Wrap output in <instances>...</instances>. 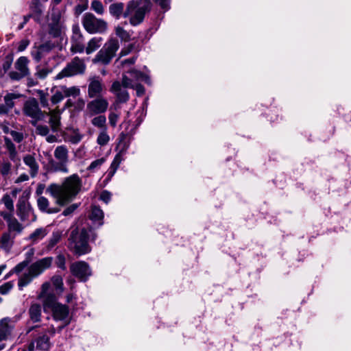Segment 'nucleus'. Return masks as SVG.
<instances>
[{"mask_svg": "<svg viewBox=\"0 0 351 351\" xmlns=\"http://www.w3.org/2000/svg\"><path fill=\"white\" fill-rule=\"evenodd\" d=\"M18 318L16 317H5L0 319V343L4 341L12 339ZM5 343H0V350L5 348Z\"/></svg>", "mask_w": 351, "mask_h": 351, "instance_id": "nucleus-10", "label": "nucleus"}, {"mask_svg": "<svg viewBox=\"0 0 351 351\" xmlns=\"http://www.w3.org/2000/svg\"><path fill=\"white\" fill-rule=\"evenodd\" d=\"M0 215L6 221L7 223L14 217L12 215V212L10 211H1Z\"/></svg>", "mask_w": 351, "mask_h": 351, "instance_id": "nucleus-60", "label": "nucleus"}, {"mask_svg": "<svg viewBox=\"0 0 351 351\" xmlns=\"http://www.w3.org/2000/svg\"><path fill=\"white\" fill-rule=\"evenodd\" d=\"M49 201L48 199L44 196H40L37 199V206L38 209L43 212L47 214H55L60 212V208L58 207H50L49 206Z\"/></svg>", "mask_w": 351, "mask_h": 351, "instance_id": "nucleus-22", "label": "nucleus"}, {"mask_svg": "<svg viewBox=\"0 0 351 351\" xmlns=\"http://www.w3.org/2000/svg\"><path fill=\"white\" fill-rule=\"evenodd\" d=\"M134 44H130L127 47L123 48L119 53L120 57L129 54L134 49Z\"/></svg>", "mask_w": 351, "mask_h": 351, "instance_id": "nucleus-59", "label": "nucleus"}, {"mask_svg": "<svg viewBox=\"0 0 351 351\" xmlns=\"http://www.w3.org/2000/svg\"><path fill=\"white\" fill-rule=\"evenodd\" d=\"M51 287V284L49 282H46L42 285L41 291L38 294V297H43L45 294L50 293L49 290Z\"/></svg>", "mask_w": 351, "mask_h": 351, "instance_id": "nucleus-56", "label": "nucleus"}, {"mask_svg": "<svg viewBox=\"0 0 351 351\" xmlns=\"http://www.w3.org/2000/svg\"><path fill=\"white\" fill-rule=\"evenodd\" d=\"M79 207L78 204H73L66 207L62 212V215L64 216H69L72 215L74 211Z\"/></svg>", "mask_w": 351, "mask_h": 351, "instance_id": "nucleus-52", "label": "nucleus"}, {"mask_svg": "<svg viewBox=\"0 0 351 351\" xmlns=\"http://www.w3.org/2000/svg\"><path fill=\"white\" fill-rule=\"evenodd\" d=\"M106 162V157H101L96 159L90 162L89 166L86 168V170L90 173H96L98 171L101 166Z\"/></svg>", "mask_w": 351, "mask_h": 351, "instance_id": "nucleus-38", "label": "nucleus"}, {"mask_svg": "<svg viewBox=\"0 0 351 351\" xmlns=\"http://www.w3.org/2000/svg\"><path fill=\"white\" fill-rule=\"evenodd\" d=\"M10 134L14 141L17 143H21L23 139V135L21 132L12 130L11 131Z\"/></svg>", "mask_w": 351, "mask_h": 351, "instance_id": "nucleus-58", "label": "nucleus"}, {"mask_svg": "<svg viewBox=\"0 0 351 351\" xmlns=\"http://www.w3.org/2000/svg\"><path fill=\"white\" fill-rule=\"evenodd\" d=\"M128 134L124 133L123 132L121 133L119 138L120 141L118 145L119 148L120 149L119 153L115 155L110 168L114 169V170H117L121 162L123 160V156L125 154L128 147L129 143L124 141L125 138Z\"/></svg>", "mask_w": 351, "mask_h": 351, "instance_id": "nucleus-18", "label": "nucleus"}, {"mask_svg": "<svg viewBox=\"0 0 351 351\" xmlns=\"http://www.w3.org/2000/svg\"><path fill=\"white\" fill-rule=\"evenodd\" d=\"M86 70L84 60L79 57H75L66 66L56 75V79L71 77L83 74Z\"/></svg>", "mask_w": 351, "mask_h": 351, "instance_id": "nucleus-11", "label": "nucleus"}, {"mask_svg": "<svg viewBox=\"0 0 351 351\" xmlns=\"http://www.w3.org/2000/svg\"><path fill=\"white\" fill-rule=\"evenodd\" d=\"M106 93L105 84L98 75L90 77L88 80V97L93 99L97 97H103Z\"/></svg>", "mask_w": 351, "mask_h": 351, "instance_id": "nucleus-15", "label": "nucleus"}, {"mask_svg": "<svg viewBox=\"0 0 351 351\" xmlns=\"http://www.w3.org/2000/svg\"><path fill=\"white\" fill-rule=\"evenodd\" d=\"M111 199V193L107 191H104L100 195V199L108 204Z\"/></svg>", "mask_w": 351, "mask_h": 351, "instance_id": "nucleus-61", "label": "nucleus"}, {"mask_svg": "<svg viewBox=\"0 0 351 351\" xmlns=\"http://www.w3.org/2000/svg\"><path fill=\"white\" fill-rule=\"evenodd\" d=\"M16 215L21 221H35L36 216L26 197H20L16 204Z\"/></svg>", "mask_w": 351, "mask_h": 351, "instance_id": "nucleus-12", "label": "nucleus"}, {"mask_svg": "<svg viewBox=\"0 0 351 351\" xmlns=\"http://www.w3.org/2000/svg\"><path fill=\"white\" fill-rule=\"evenodd\" d=\"M29 45V41L28 40H22L20 41L17 49L19 51H23Z\"/></svg>", "mask_w": 351, "mask_h": 351, "instance_id": "nucleus-63", "label": "nucleus"}, {"mask_svg": "<svg viewBox=\"0 0 351 351\" xmlns=\"http://www.w3.org/2000/svg\"><path fill=\"white\" fill-rule=\"evenodd\" d=\"M108 100L103 97L93 98L86 105V113L90 117L104 113L108 108Z\"/></svg>", "mask_w": 351, "mask_h": 351, "instance_id": "nucleus-14", "label": "nucleus"}, {"mask_svg": "<svg viewBox=\"0 0 351 351\" xmlns=\"http://www.w3.org/2000/svg\"><path fill=\"white\" fill-rule=\"evenodd\" d=\"M38 95H39V99H40L41 106L43 108H48L49 107V101H48L47 94H46L43 90H39Z\"/></svg>", "mask_w": 351, "mask_h": 351, "instance_id": "nucleus-49", "label": "nucleus"}, {"mask_svg": "<svg viewBox=\"0 0 351 351\" xmlns=\"http://www.w3.org/2000/svg\"><path fill=\"white\" fill-rule=\"evenodd\" d=\"M145 5L138 6V1L136 0L130 1L123 13V17L130 16V23L132 26L141 24L145 18V13L151 10V0H145Z\"/></svg>", "mask_w": 351, "mask_h": 351, "instance_id": "nucleus-5", "label": "nucleus"}, {"mask_svg": "<svg viewBox=\"0 0 351 351\" xmlns=\"http://www.w3.org/2000/svg\"><path fill=\"white\" fill-rule=\"evenodd\" d=\"M109 141H110V136L107 133V129L101 130V132H99V134L97 136V143L101 146H104V145H106V144H108Z\"/></svg>", "mask_w": 351, "mask_h": 351, "instance_id": "nucleus-44", "label": "nucleus"}, {"mask_svg": "<svg viewBox=\"0 0 351 351\" xmlns=\"http://www.w3.org/2000/svg\"><path fill=\"white\" fill-rule=\"evenodd\" d=\"M51 282L57 292L62 293L64 291L63 279L60 276H54L51 278Z\"/></svg>", "mask_w": 351, "mask_h": 351, "instance_id": "nucleus-43", "label": "nucleus"}, {"mask_svg": "<svg viewBox=\"0 0 351 351\" xmlns=\"http://www.w3.org/2000/svg\"><path fill=\"white\" fill-rule=\"evenodd\" d=\"M51 70L47 68H38L36 75L40 79L45 78L51 73Z\"/></svg>", "mask_w": 351, "mask_h": 351, "instance_id": "nucleus-53", "label": "nucleus"}, {"mask_svg": "<svg viewBox=\"0 0 351 351\" xmlns=\"http://www.w3.org/2000/svg\"><path fill=\"white\" fill-rule=\"evenodd\" d=\"M7 225L8 229V232L15 235L20 234L23 230V226L15 217L10 221Z\"/></svg>", "mask_w": 351, "mask_h": 351, "instance_id": "nucleus-35", "label": "nucleus"}, {"mask_svg": "<svg viewBox=\"0 0 351 351\" xmlns=\"http://www.w3.org/2000/svg\"><path fill=\"white\" fill-rule=\"evenodd\" d=\"M123 25H128V22L124 21L116 26L114 28L115 34L121 39V41L128 42L131 39L132 34L130 32L125 30L123 28Z\"/></svg>", "mask_w": 351, "mask_h": 351, "instance_id": "nucleus-31", "label": "nucleus"}, {"mask_svg": "<svg viewBox=\"0 0 351 351\" xmlns=\"http://www.w3.org/2000/svg\"><path fill=\"white\" fill-rule=\"evenodd\" d=\"M82 25L90 34H105L108 28V23L104 19L96 17L91 12H86L82 16Z\"/></svg>", "mask_w": 351, "mask_h": 351, "instance_id": "nucleus-6", "label": "nucleus"}, {"mask_svg": "<svg viewBox=\"0 0 351 351\" xmlns=\"http://www.w3.org/2000/svg\"><path fill=\"white\" fill-rule=\"evenodd\" d=\"M54 48L55 45L50 41H47L37 47H34L31 52V55L35 61L39 62Z\"/></svg>", "mask_w": 351, "mask_h": 351, "instance_id": "nucleus-19", "label": "nucleus"}, {"mask_svg": "<svg viewBox=\"0 0 351 351\" xmlns=\"http://www.w3.org/2000/svg\"><path fill=\"white\" fill-rule=\"evenodd\" d=\"M70 49L73 53H82L85 50L84 37L78 24L72 26Z\"/></svg>", "mask_w": 351, "mask_h": 351, "instance_id": "nucleus-13", "label": "nucleus"}, {"mask_svg": "<svg viewBox=\"0 0 351 351\" xmlns=\"http://www.w3.org/2000/svg\"><path fill=\"white\" fill-rule=\"evenodd\" d=\"M110 91L115 95L117 103H125L129 100L128 92L122 88L121 84L118 81L112 83Z\"/></svg>", "mask_w": 351, "mask_h": 351, "instance_id": "nucleus-20", "label": "nucleus"}, {"mask_svg": "<svg viewBox=\"0 0 351 351\" xmlns=\"http://www.w3.org/2000/svg\"><path fill=\"white\" fill-rule=\"evenodd\" d=\"M60 90H62L64 98L69 97H76L80 94V90L77 86L66 87L60 86Z\"/></svg>", "mask_w": 351, "mask_h": 351, "instance_id": "nucleus-39", "label": "nucleus"}, {"mask_svg": "<svg viewBox=\"0 0 351 351\" xmlns=\"http://www.w3.org/2000/svg\"><path fill=\"white\" fill-rule=\"evenodd\" d=\"M36 128V133L38 135L43 136H47L49 132V128L46 125H34Z\"/></svg>", "mask_w": 351, "mask_h": 351, "instance_id": "nucleus-48", "label": "nucleus"}, {"mask_svg": "<svg viewBox=\"0 0 351 351\" xmlns=\"http://www.w3.org/2000/svg\"><path fill=\"white\" fill-rule=\"evenodd\" d=\"M47 233L48 232L45 228H37L29 235V239L33 243H36L42 240Z\"/></svg>", "mask_w": 351, "mask_h": 351, "instance_id": "nucleus-37", "label": "nucleus"}, {"mask_svg": "<svg viewBox=\"0 0 351 351\" xmlns=\"http://www.w3.org/2000/svg\"><path fill=\"white\" fill-rule=\"evenodd\" d=\"M54 157L56 160L49 161V167L51 171L55 172H69V150L66 145H59L54 150Z\"/></svg>", "mask_w": 351, "mask_h": 351, "instance_id": "nucleus-8", "label": "nucleus"}, {"mask_svg": "<svg viewBox=\"0 0 351 351\" xmlns=\"http://www.w3.org/2000/svg\"><path fill=\"white\" fill-rule=\"evenodd\" d=\"M19 94L8 93L4 96V104H0V114H7L14 106V99L20 97Z\"/></svg>", "mask_w": 351, "mask_h": 351, "instance_id": "nucleus-24", "label": "nucleus"}, {"mask_svg": "<svg viewBox=\"0 0 351 351\" xmlns=\"http://www.w3.org/2000/svg\"><path fill=\"white\" fill-rule=\"evenodd\" d=\"M35 330L33 333V339L27 346L28 351H34L35 349L42 351H47L51 346L50 337L56 334V329L53 326L47 328H40L38 326L33 328Z\"/></svg>", "mask_w": 351, "mask_h": 351, "instance_id": "nucleus-4", "label": "nucleus"}, {"mask_svg": "<svg viewBox=\"0 0 351 351\" xmlns=\"http://www.w3.org/2000/svg\"><path fill=\"white\" fill-rule=\"evenodd\" d=\"M13 282H8L0 286V293L2 295L7 294L12 288H13Z\"/></svg>", "mask_w": 351, "mask_h": 351, "instance_id": "nucleus-51", "label": "nucleus"}, {"mask_svg": "<svg viewBox=\"0 0 351 351\" xmlns=\"http://www.w3.org/2000/svg\"><path fill=\"white\" fill-rule=\"evenodd\" d=\"M9 75H10V77H11V79L14 80H19L21 78L26 76L25 75H23L22 73L16 72V71H12L10 73Z\"/></svg>", "mask_w": 351, "mask_h": 351, "instance_id": "nucleus-62", "label": "nucleus"}, {"mask_svg": "<svg viewBox=\"0 0 351 351\" xmlns=\"http://www.w3.org/2000/svg\"><path fill=\"white\" fill-rule=\"evenodd\" d=\"M63 236V232L60 230H54L49 239L45 243V247L47 251H50L61 241Z\"/></svg>", "mask_w": 351, "mask_h": 351, "instance_id": "nucleus-26", "label": "nucleus"}, {"mask_svg": "<svg viewBox=\"0 0 351 351\" xmlns=\"http://www.w3.org/2000/svg\"><path fill=\"white\" fill-rule=\"evenodd\" d=\"M15 234L12 235L8 232H4L0 239V247L4 250L9 252L13 245Z\"/></svg>", "mask_w": 351, "mask_h": 351, "instance_id": "nucleus-30", "label": "nucleus"}, {"mask_svg": "<svg viewBox=\"0 0 351 351\" xmlns=\"http://www.w3.org/2000/svg\"><path fill=\"white\" fill-rule=\"evenodd\" d=\"M28 63V58L25 56H21L15 62V68L23 75H27L29 74Z\"/></svg>", "mask_w": 351, "mask_h": 351, "instance_id": "nucleus-34", "label": "nucleus"}, {"mask_svg": "<svg viewBox=\"0 0 351 351\" xmlns=\"http://www.w3.org/2000/svg\"><path fill=\"white\" fill-rule=\"evenodd\" d=\"M81 188L82 180L77 174H73L66 178L61 184H50L46 193L56 199V204L64 206L75 198Z\"/></svg>", "mask_w": 351, "mask_h": 351, "instance_id": "nucleus-1", "label": "nucleus"}, {"mask_svg": "<svg viewBox=\"0 0 351 351\" xmlns=\"http://www.w3.org/2000/svg\"><path fill=\"white\" fill-rule=\"evenodd\" d=\"M64 99L62 90H60V86H59L54 90V93L51 97V101L53 104H57Z\"/></svg>", "mask_w": 351, "mask_h": 351, "instance_id": "nucleus-46", "label": "nucleus"}, {"mask_svg": "<svg viewBox=\"0 0 351 351\" xmlns=\"http://www.w3.org/2000/svg\"><path fill=\"white\" fill-rule=\"evenodd\" d=\"M23 162L29 168V173L32 178H34L39 169V165L35 158L31 154H27L23 157Z\"/></svg>", "mask_w": 351, "mask_h": 351, "instance_id": "nucleus-27", "label": "nucleus"}, {"mask_svg": "<svg viewBox=\"0 0 351 351\" xmlns=\"http://www.w3.org/2000/svg\"><path fill=\"white\" fill-rule=\"evenodd\" d=\"M119 119V114L114 112H110L108 115V120L109 123L110 125L113 128L117 126V123L118 122V120Z\"/></svg>", "mask_w": 351, "mask_h": 351, "instance_id": "nucleus-50", "label": "nucleus"}, {"mask_svg": "<svg viewBox=\"0 0 351 351\" xmlns=\"http://www.w3.org/2000/svg\"><path fill=\"white\" fill-rule=\"evenodd\" d=\"M57 267L62 270L66 269V260L63 255H58L56 259Z\"/></svg>", "mask_w": 351, "mask_h": 351, "instance_id": "nucleus-54", "label": "nucleus"}, {"mask_svg": "<svg viewBox=\"0 0 351 351\" xmlns=\"http://www.w3.org/2000/svg\"><path fill=\"white\" fill-rule=\"evenodd\" d=\"M122 85L124 86V88H128V87H133V80L130 76H128L126 75L123 76L122 79Z\"/></svg>", "mask_w": 351, "mask_h": 351, "instance_id": "nucleus-55", "label": "nucleus"}, {"mask_svg": "<svg viewBox=\"0 0 351 351\" xmlns=\"http://www.w3.org/2000/svg\"><path fill=\"white\" fill-rule=\"evenodd\" d=\"M52 261V257H45L31 264L27 269V271L21 274L19 277L18 287L19 290H23V287L30 284L34 278L49 268Z\"/></svg>", "mask_w": 351, "mask_h": 351, "instance_id": "nucleus-3", "label": "nucleus"}, {"mask_svg": "<svg viewBox=\"0 0 351 351\" xmlns=\"http://www.w3.org/2000/svg\"><path fill=\"white\" fill-rule=\"evenodd\" d=\"M104 212L97 206H93L90 215V219L92 221L93 226L98 228L104 223Z\"/></svg>", "mask_w": 351, "mask_h": 351, "instance_id": "nucleus-25", "label": "nucleus"}, {"mask_svg": "<svg viewBox=\"0 0 351 351\" xmlns=\"http://www.w3.org/2000/svg\"><path fill=\"white\" fill-rule=\"evenodd\" d=\"M91 123L96 128L101 129V130L107 129L106 118L104 115L98 114L91 120Z\"/></svg>", "mask_w": 351, "mask_h": 351, "instance_id": "nucleus-40", "label": "nucleus"}, {"mask_svg": "<svg viewBox=\"0 0 351 351\" xmlns=\"http://www.w3.org/2000/svg\"><path fill=\"white\" fill-rule=\"evenodd\" d=\"M29 313L34 322H39L41 317V306L38 304H32L29 309Z\"/></svg>", "mask_w": 351, "mask_h": 351, "instance_id": "nucleus-36", "label": "nucleus"}, {"mask_svg": "<svg viewBox=\"0 0 351 351\" xmlns=\"http://www.w3.org/2000/svg\"><path fill=\"white\" fill-rule=\"evenodd\" d=\"M49 117V123L53 132H58L61 125V111L58 109H53L49 110V112H45L46 116Z\"/></svg>", "mask_w": 351, "mask_h": 351, "instance_id": "nucleus-21", "label": "nucleus"}, {"mask_svg": "<svg viewBox=\"0 0 351 351\" xmlns=\"http://www.w3.org/2000/svg\"><path fill=\"white\" fill-rule=\"evenodd\" d=\"M128 74L130 75L132 80H135L136 81L147 82L149 80V77L146 75L135 69L130 71Z\"/></svg>", "mask_w": 351, "mask_h": 351, "instance_id": "nucleus-42", "label": "nucleus"}, {"mask_svg": "<svg viewBox=\"0 0 351 351\" xmlns=\"http://www.w3.org/2000/svg\"><path fill=\"white\" fill-rule=\"evenodd\" d=\"M103 38L101 37L95 36L89 40L87 46L85 47L84 51L89 55L97 50L102 45Z\"/></svg>", "mask_w": 351, "mask_h": 351, "instance_id": "nucleus-29", "label": "nucleus"}, {"mask_svg": "<svg viewBox=\"0 0 351 351\" xmlns=\"http://www.w3.org/2000/svg\"><path fill=\"white\" fill-rule=\"evenodd\" d=\"M5 145L10 160L16 166L20 165L21 158L16 151V146L9 138H5Z\"/></svg>", "mask_w": 351, "mask_h": 351, "instance_id": "nucleus-23", "label": "nucleus"}, {"mask_svg": "<svg viewBox=\"0 0 351 351\" xmlns=\"http://www.w3.org/2000/svg\"><path fill=\"white\" fill-rule=\"evenodd\" d=\"M34 255V250L31 249L25 254V259L22 262L18 263L13 269L12 271L15 272L16 274L19 275L26 267H27L31 261L32 258Z\"/></svg>", "mask_w": 351, "mask_h": 351, "instance_id": "nucleus-28", "label": "nucleus"}, {"mask_svg": "<svg viewBox=\"0 0 351 351\" xmlns=\"http://www.w3.org/2000/svg\"><path fill=\"white\" fill-rule=\"evenodd\" d=\"M154 1L165 11H167L170 8V5H169L170 0H154Z\"/></svg>", "mask_w": 351, "mask_h": 351, "instance_id": "nucleus-57", "label": "nucleus"}, {"mask_svg": "<svg viewBox=\"0 0 351 351\" xmlns=\"http://www.w3.org/2000/svg\"><path fill=\"white\" fill-rule=\"evenodd\" d=\"M1 201L4 204L5 208L10 212L14 211V202H13L12 199L11 198V197L9 195L5 194V195H3Z\"/></svg>", "mask_w": 351, "mask_h": 351, "instance_id": "nucleus-47", "label": "nucleus"}, {"mask_svg": "<svg viewBox=\"0 0 351 351\" xmlns=\"http://www.w3.org/2000/svg\"><path fill=\"white\" fill-rule=\"evenodd\" d=\"M95 241L97 234L93 232V228H82L80 229L75 227L72 229L68 239V248L75 255L80 256L88 254L91 247L88 243V239Z\"/></svg>", "mask_w": 351, "mask_h": 351, "instance_id": "nucleus-2", "label": "nucleus"}, {"mask_svg": "<svg viewBox=\"0 0 351 351\" xmlns=\"http://www.w3.org/2000/svg\"><path fill=\"white\" fill-rule=\"evenodd\" d=\"M22 110L25 116L31 118L32 125H36L38 121L45 118V112L41 110L38 101L34 97L29 98L24 103Z\"/></svg>", "mask_w": 351, "mask_h": 351, "instance_id": "nucleus-9", "label": "nucleus"}, {"mask_svg": "<svg viewBox=\"0 0 351 351\" xmlns=\"http://www.w3.org/2000/svg\"><path fill=\"white\" fill-rule=\"evenodd\" d=\"M85 106V102L82 98H79L77 101L75 103V108L78 110L81 111L84 109Z\"/></svg>", "mask_w": 351, "mask_h": 351, "instance_id": "nucleus-64", "label": "nucleus"}, {"mask_svg": "<svg viewBox=\"0 0 351 351\" xmlns=\"http://www.w3.org/2000/svg\"><path fill=\"white\" fill-rule=\"evenodd\" d=\"M12 171V164L8 160H3L0 164V173L4 178L8 177Z\"/></svg>", "mask_w": 351, "mask_h": 351, "instance_id": "nucleus-41", "label": "nucleus"}, {"mask_svg": "<svg viewBox=\"0 0 351 351\" xmlns=\"http://www.w3.org/2000/svg\"><path fill=\"white\" fill-rule=\"evenodd\" d=\"M51 310L54 320L63 322V325L58 328V330L60 332L64 327L70 324L69 307L65 304L59 303Z\"/></svg>", "mask_w": 351, "mask_h": 351, "instance_id": "nucleus-16", "label": "nucleus"}, {"mask_svg": "<svg viewBox=\"0 0 351 351\" xmlns=\"http://www.w3.org/2000/svg\"><path fill=\"white\" fill-rule=\"evenodd\" d=\"M90 8L97 14L103 15L104 13V7L99 0L92 1Z\"/></svg>", "mask_w": 351, "mask_h": 351, "instance_id": "nucleus-45", "label": "nucleus"}, {"mask_svg": "<svg viewBox=\"0 0 351 351\" xmlns=\"http://www.w3.org/2000/svg\"><path fill=\"white\" fill-rule=\"evenodd\" d=\"M124 12V3L122 2L113 3L109 6L110 14L116 19L123 16Z\"/></svg>", "mask_w": 351, "mask_h": 351, "instance_id": "nucleus-32", "label": "nucleus"}, {"mask_svg": "<svg viewBox=\"0 0 351 351\" xmlns=\"http://www.w3.org/2000/svg\"><path fill=\"white\" fill-rule=\"evenodd\" d=\"M119 48V40L114 38H110L97 52L93 62L94 63H101L104 65L110 64Z\"/></svg>", "mask_w": 351, "mask_h": 351, "instance_id": "nucleus-7", "label": "nucleus"}, {"mask_svg": "<svg viewBox=\"0 0 351 351\" xmlns=\"http://www.w3.org/2000/svg\"><path fill=\"white\" fill-rule=\"evenodd\" d=\"M42 300L44 307L53 308L56 304H59L56 302V297L53 293L45 294L43 297H38Z\"/></svg>", "mask_w": 351, "mask_h": 351, "instance_id": "nucleus-33", "label": "nucleus"}, {"mask_svg": "<svg viewBox=\"0 0 351 351\" xmlns=\"http://www.w3.org/2000/svg\"><path fill=\"white\" fill-rule=\"evenodd\" d=\"M70 271L73 276L82 282H86L92 274L88 264L84 261H77L72 263Z\"/></svg>", "mask_w": 351, "mask_h": 351, "instance_id": "nucleus-17", "label": "nucleus"}]
</instances>
